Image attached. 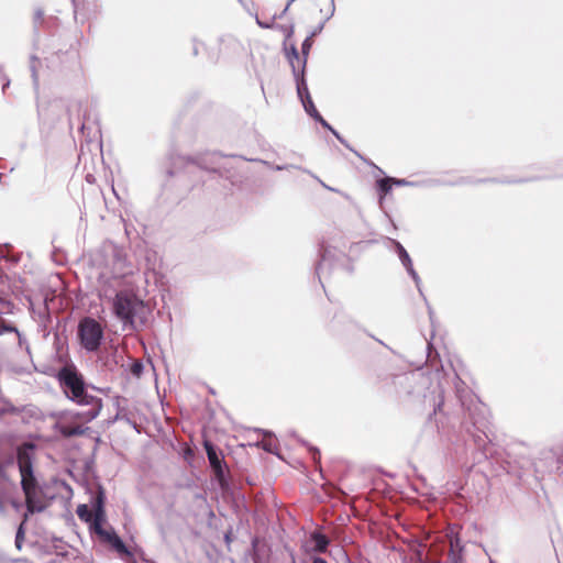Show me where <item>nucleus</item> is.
Masks as SVG:
<instances>
[{
    "label": "nucleus",
    "instance_id": "nucleus-1",
    "mask_svg": "<svg viewBox=\"0 0 563 563\" xmlns=\"http://www.w3.org/2000/svg\"><path fill=\"white\" fill-rule=\"evenodd\" d=\"M37 111L43 130H52L59 123L67 122L70 130L75 125L77 126L81 141L102 140L97 104L90 98L69 102L54 99L45 104H40Z\"/></svg>",
    "mask_w": 563,
    "mask_h": 563
},
{
    "label": "nucleus",
    "instance_id": "nucleus-19",
    "mask_svg": "<svg viewBox=\"0 0 563 563\" xmlns=\"http://www.w3.org/2000/svg\"><path fill=\"white\" fill-rule=\"evenodd\" d=\"M37 64H40L38 58L35 56H32L30 68H31L32 79H33V84H34L35 88H37V86H38V76H37V70H36Z\"/></svg>",
    "mask_w": 563,
    "mask_h": 563
},
{
    "label": "nucleus",
    "instance_id": "nucleus-13",
    "mask_svg": "<svg viewBox=\"0 0 563 563\" xmlns=\"http://www.w3.org/2000/svg\"><path fill=\"white\" fill-rule=\"evenodd\" d=\"M18 409L14 407V405L7 398L0 396V418L5 415H14Z\"/></svg>",
    "mask_w": 563,
    "mask_h": 563
},
{
    "label": "nucleus",
    "instance_id": "nucleus-12",
    "mask_svg": "<svg viewBox=\"0 0 563 563\" xmlns=\"http://www.w3.org/2000/svg\"><path fill=\"white\" fill-rule=\"evenodd\" d=\"M312 542H313V550L316 552H324L328 548V544H329V540L325 536L321 534V533H313L312 537Z\"/></svg>",
    "mask_w": 563,
    "mask_h": 563
},
{
    "label": "nucleus",
    "instance_id": "nucleus-21",
    "mask_svg": "<svg viewBox=\"0 0 563 563\" xmlns=\"http://www.w3.org/2000/svg\"><path fill=\"white\" fill-rule=\"evenodd\" d=\"M257 445L261 446L262 449H264L267 452H273L274 451L273 443H272L271 439L269 440H263Z\"/></svg>",
    "mask_w": 563,
    "mask_h": 563
},
{
    "label": "nucleus",
    "instance_id": "nucleus-18",
    "mask_svg": "<svg viewBox=\"0 0 563 563\" xmlns=\"http://www.w3.org/2000/svg\"><path fill=\"white\" fill-rule=\"evenodd\" d=\"M289 63L294 62V64L300 69L301 66V59L299 57V53L295 45H291L289 48V52L287 53Z\"/></svg>",
    "mask_w": 563,
    "mask_h": 563
},
{
    "label": "nucleus",
    "instance_id": "nucleus-11",
    "mask_svg": "<svg viewBox=\"0 0 563 563\" xmlns=\"http://www.w3.org/2000/svg\"><path fill=\"white\" fill-rule=\"evenodd\" d=\"M302 102V106L306 110V112L312 117L316 121H319L323 126L328 128L331 130V132L333 133V135L339 140V141H343L339 133L333 130L329 124L328 122L320 115V113L318 112V110L316 109L314 104H313V101L312 99H308V100H305V101H301Z\"/></svg>",
    "mask_w": 563,
    "mask_h": 563
},
{
    "label": "nucleus",
    "instance_id": "nucleus-27",
    "mask_svg": "<svg viewBox=\"0 0 563 563\" xmlns=\"http://www.w3.org/2000/svg\"><path fill=\"white\" fill-rule=\"evenodd\" d=\"M334 11H335V7H334V0H331V12L330 14L325 18V21H328L333 14H334Z\"/></svg>",
    "mask_w": 563,
    "mask_h": 563
},
{
    "label": "nucleus",
    "instance_id": "nucleus-3",
    "mask_svg": "<svg viewBox=\"0 0 563 563\" xmlns=\"http://www.w3.org/2000/svg\"><path fill=\"white\" fill-rule=\"evenodd\" d=\"M102 408H90L84 411L60 413L55 429L64 437H81L89 432L90 428L86 424L95 420Z\"/></svg>",
    "mask_w": 563,
    "mask_h": 563
},
{
    "label": "nucleus",
    "instance_id": "nucleus-31",
    "mask_svg": "<svg viewBox=\"0 0 563 563\" xmlns=\"http://www.w3.org/2000/svg\"><path fill=\"white\" fill-rule=\"evenodd\" d=\"M294 33V26L290 25L289 29L287 30V36H291Z\"/></svg>",
    "mask_w": 563,
    "mask_h": 563
},
{
    "label": "nucleus",
    "instance_id": "nucleus-22",
    "mask_svg": "<svg viewBox=\"0 0 563 563\" xmlns=\"http://www.w3.org/2000/svg\"><path fill=\"white\" fill-rule=\"evenodd\" d=\"M324 23H325V21H323V22H321L319 25H317V26L314 27V30L310 33V35H309V36L313 37V36L318 35V34L323 30V27H324Z\"/></svg>",
    "mask_w": 563,
    "mask_h": 563
},
{
    "label": "nucleus",
    "instance_id": "nucleus-26",
    "mask_svg": "<svg viewBox=\"0 0 563 563\" xmlns=\"http://www.w3.org/2000/svg\"><path fill=\"white\" fill-rule=\"evenodd\" d=\"M257 24L263 29H269L272 26L271 23L262 22L261 20L256 19Z\"/></svg>",
    "mask_w": 563,
    "mask_h": 563
},
{
    "label": "nucleus",
    "instance_id": "nucleus-24",
    "mask_svg": "<svg viewBox=\"0 0 563 563\" xmlns=\"http://www.w3.org/2000/svg\"><path fill=\"white\" fill-rule=\"evenodd\" d=\"M201 46H203V44L201 42L194 40V47H192L194 55H198Z\"/></svg>",
    "mask_w": 563,
    "mask_h": 563
},
{
    "label": "nucleus",
    "instance_id": "nucleus-29",
    "mask_svg": "<svg viewBox=\"0 0 563 563\" xmlns=\"http://www.w3.org/2000/svg\"><path fill=\"white\" fill-rule=\"evenodd\" d=\"M42 18H43V11L37 10V11L35 12V19H36V20H41Z\"/></svg>",
    "mask_w": 563,
    "mask_h": 563
},
{
    "label": "nucleus",
    "instance_id": "nucleus-23",
    "mask_svg": "<svg viewBox=\"0 0 563 563\" xmlns=\"http://www.w3.org/2000/svg\"><path fill=\"white\" fill-rule=\"evenodd\" d=\"M2 69H3V67L0 66V75H1V77L3 79L2 90L4 91L5 88L9 87V85H10V79L5 75H2Z\"/></svg>",
    "mask_w": 563,
    "mask_h": 563
},
{
    "label": "nucleus",
    "instance_id": "nucleus-15",
    "mask_svg": "<svg viewBox=\"0 0 563 563\" xmlns=\"http://www.w3.org/2000/svg\"><path fill=\"white\" fill-rule=\"evenodd\" d=\"M311 46H312V37L311 36H307L305 38V41L302 42V44H301L302 59H301L300 68H302V69L306 68L307 58H308V54H309V51H310Z\"/></svg>",
    "mask_w": 563,
    "mask_h": 563
},
{
    "label": "nucleus",
    "instance_id": "nucleus-17",
    "mask_svg": "<svg viewBox=\"0 0 563 563\" xmlns=\"http://www.w3.org/2000/svg\"><path fill=\"white\" fill-rule=\"evenodd\" d=\"M77 515L84 521H91V525L93 526L95 514L92 515L86 505L78 506Z\"/></svg>",
    "mask_w": 563,
    "mask_h": 563
},
{
    "label": "nucleus",
    "instance_id": "nucleus-33",
    "mask_svg": "<svg viewBox=\"0 0 563 563\" xmlns=\"http://www.w3.org/2000/svg\"><path fill=\"white\" fill-rule=\"evenodd\" d=\"M313 459H314V461L320 459V452L319 451L314 453Z\"/></svg>",
    "mask_w": 563,
    "mask_h": 563
},
{
    "label": "nucleus",
    "instance_id": "nucleus-25",
    "mask_svg": "<svg viewBox=\"0 0 563 563\" xmlns=\"http://www.w3.org/2000/svg\"><path fill=\"white\" fill-rule=\"evenodd\" d=\"M23 539V530H22V525L20 526L19 530H18V533H16V539H15V542H16V547L20 548V540Z\"/></svg>",
    "mask_w": 563,
    "mask_h": 563
},
{
    "label": "nucleus",
    "instance_id": "nucleus-32",
    "mask_svg": "<svg viewBox=\"0 0 563 563\" xmlns=\"http://www.w3.org/2000/svg\"><path fill=\"white\" fill-rule=\"evenodd\" d=\"M4 503L0 499V512H4Z\"/></svg>",
    "mask_w": 563,
    "mask_h": 563
},
{
    "label": "nucleus",
    "instance_id": "nucleus-16",
    "mask_svg": "<svg viewBox=\"0 0 563 563\" xmlns=\"http://www.w3.org/2000/svg\"><path fill=\"white\" fill-rule=\"evenodd\" d=\"M397 183L391 178H383L377 181V187L382 196L387 195L391 190L393 184Z\"/></svg>",
    "mask_w": 563,
    "mask_h": 563
},
{
    "label": "nucleus",
    "instance_id": "nucleus-9",
    "mask_svg": "<svg viewBox=\"0 0 563 563\" xmlns=\"http://www.w3.org/2000/svg\"><path fill=\"white\" fill-rule=\"evenodd\" d=\"M24 495L27 512H41L46 508L47 504L40 487L34 488V490L24 493Z\"/></svg>",
    "mask_w": 563,
    "mask_h": 563
},
{
    "label": "nucleus",
    "instance_id": "nucleus-10",
    "mask_svg": "<svg viewBox=\"0 0 563 563\" xmlns=\"http://www.w3.org/2000/svg\"><path fill=\"white\" fill-rule=\"evenodd\" d=\"M291 68H292V74H294V78L296 81L298 97L300 98L301 101L310 99L311 96L309 93L308 85L305 79V69H302V68L299 69L294 64V62H291Z\"/></svg>",
    "mask_w": 563,
    "mask_h": 563
},
{
    "label": "nucleus",
    "instance_id": "nucleus-7",
    "mask_svg": "<svg viewBox=\"0 0 563 563\" xmlns=\"http://www.w3.org/2000/svg\"><path fill=\"white\" fill-rule=\"evenodd\" d=\"M18 465L21 474V485L24 493L37 488V481L33 474L31 456L26 450L19 449Z\"/></svg>",
    "mask_w": 563,
    "mask_h": 563
},
{
    "label": "nucleus",
    "instance_id": "nucleus-5",
    "mask_svg": "<svg viewBox=\"0 0 563 563\" xmlns=\"http://www.w3.org/2000/svg\"><path fill=\"white\" fill-rule=\"evenodd\" d=\"M104 511L101 506L95 511L93 519V530L100 537V539L108 544L111 545L113 550H115L121 558L132 559L133 555L131 551L126 548L124 542L120 539V537L112 530L103 529L102 525L104 522Z\"/></svg>",
    "mask_w": 563,
    "mask_h": 563
},
{
    "label": "nucleus",
    "instance_id": "nucleus-14",
    "mask_svg": "<svg viewBox=\"0 0 563 563\" xmlns=\"http://www.w3.org/2000/svg\"><path fill=\"white\" fill-rule=\"evenodd\" d=\"M396 249H397L399 258H400L401 263L404 264V266H406V268L408 271H412V262H411V258L408 255L407 251L404 249V246L399 242L396 243Z\"/></svg>",
    "mask_w": 563,
    "mask_h": 563
},
{
    "label": "nucleus",
    "instance_id": "nucleus-2",
    "mask_svg": "<svg viewBox=\"0 0 563 563\" xmlns=\"http://www.w3.org/2000/svg\"><path fill=\"white\" fill-rule=\"evenodd\" d=\"M57 378L66 397L73 402L90 408H102L101 398L87 393L85 379L74 365L62 367Z\"/></svg>",
    "mask_w": 563,
    "mask_h": 563
},
{
    "label": "nucleus",
    "instance_id": "nucleus-6",
    "mask_svg": "<svg viewBox=\"0 0 563 563\" xmlns=\"http://www.w3.org/2000/svg\"><path fill=\"white\" fill-rule=\"evenodd\" d=\"M78 336L85 350L95 352L100 346L103 329L97 320L87 317L79 322Z\"/></svg>",
    "mask_w": 563,
    "mask_h": 563
},
{
    "label": "nucleus",
    "instance_id": "nucleus-30",
    "mask_svg": "<svg viewBox=\"0 0 563 563\" xmlns=\"http://www.w3.org/2000/svg\"><path fill=\"white\" fill-rule=\"evenodd\" d=\"M312 563H328V562L322 558H316Z\"/></svg>",
    "mask_w": 563,
    "mask_h": 563
},
{
    "label": "nucleus",
    "instance_id": "nucleus-8",
    "mask_svg": "<svg viewBox=\"0 0 563 563\" xmlns=\"http://www.w3.org/2000/svg\"><path fill=\"white\" fill-rule=\"evenodd\" d=\"M203 448L206 450L210 466L212 468V472L214 474L216 479L218 481L219 485L224 488L228 483L225 479V468L227 464L223 460V457H220L216 451L214 445L206 440L203 442Z\"/></svg>",
    "mask_w": 563,
    "mask_h": 563
},
{
    "label": "nucleus",
    "instance_id": "nucleus-28",
    "mask_svg": "<svg viewBox=\"0 0 563 563\" xmlns=\"http://www.w3.org/2000/svg\"><path fill=\"white\" fill-rule=\"evenodd\" d=\"M296 0H288L284 11H283V14L287 12V10L289 9V7L295 2Z\"/></svg>",
    "mask_w": 563,
    "mask_h": 563
},
{
    "label": "nucleus",
    "instance_id": "nucleus-20",
    "mask_svg": "<svg viewBox=\"0 0 563 563\" xmlns=\"http://www.w3.org/2000/svg\"><path fill=\"white\" fill-rule=\"evenodd\" d=\"M143 372V364L140 361H134L131 365V373L134 376H140Z\"/></svg>",
    "mask_w": 563,
    "mask_h": 563
},
{
    "label": "nucleus",
    "instance_id": "nucleus-4",
    "mask_svg": "<svg viewBox=\"0 0 563 563\" xmlns=\"http://www.w3.org/2000/svg\"><path fill=\"white\" fill-rule=\"evenodd\" d=\"M144 309L143 301L129 291H120L113 299V312L124 324L133 325Z\"/></svg>",
    "mask_w": 563,
    "mask_h": 563
}]
</instances>
